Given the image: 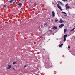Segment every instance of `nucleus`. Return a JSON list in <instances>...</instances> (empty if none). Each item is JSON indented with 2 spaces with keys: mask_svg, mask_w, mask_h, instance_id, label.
Here are the masks:
<instances>
[{
  "mask_svg": "<svg viewBox=\"0 0 75 75\" xmlns=\"http://www.w3.org/2000/svg\"><path fill=\"white\" fill-rule=\"evenodd\" d=\"M62 13L63 14H67V13L65 12H62Z\"/></svg>",
  "mask_w": 75,
  "mask_h": 75,
  "instance_id": "nucleus-16",
  "label": "nucleus"
},
{
  "mask_svg": "<svg viewBox=\"0 0 75 75\" xmlns=\"http://www.w3.org/2000/svg\"><path fill=\"white\" fill-rule=\"evenodd\" d=\"M44 25L45 27H47L48 26V25L47 24V23H45L44 24Z\"/></svg>",
  "mask_w": 75,
  "mask_h": 75,
  "instance_id": "nucleus-9",
  "label": "nucleus"
},
{
  "mask_svg": "<svg viewBox=\"0 0 75 75\" xmlns=\"http://www.w3.org/2000/svg\"><path fill=\"white\" fill-rule=\"evenodd\" d=\"M18 6H20V5H22V4L20 3H18L17 4Z\"/></svg>",
  "mask_w": 75,
  "mask_h": 75,
  "instance_id": "nucleus-10",
  "label": "nucleus"
},
{
  "mask_svg": "<svg viewBox=\"0 0 75 75\" xmlns=\"http://www.w3.org/2000/svg\"><path fill=\"white\" fill-rule=\"evenodd\" d=\"M53 4H54V3H53Z\"/></svg>",
  "mask_w": 75,
  "mask_h": 75,
  "instance_id": "nucleus-35",
  "label": "nucleus"
},
{
  "mask_svg": "<svg viewBox=\"0 0 75 75\" xmlns=\"http://www.w3.org/2000/svg\"><path fill=\"white\" fill-rule=\"evenodd\" d=\"M64 45V44L62 43L59 45V47L61 48V47H62V45Z\"/></svg>",
  "mask_w": 75,
  "mask_h": 75,
  "instance_id": "nucleus-11",
  "label": "nucleus"
},
{
  "mask_svg": "<svg viewBox=\"0 0 75 75\" xmlns=\"http://www.w3.org/2000/svg\"><path fill=\"white\" fill-rule=\"evenodd\" d=\"M64 24H61L59 26V28H62V27H64Z\"/></svg>",
  "mask_w": 75,
  "mask_h": 75,
  "instance_id": "nucleus-3",
  "label": "nucleus"
},
{
  "mask_svg": "<svg viewBox=\"0 0 75 75\" xmlns=\"http://www.w3.org/2000/svg\"><path fill=\"white\" fill-rule=\"evenodd\" d=\"M30 2H31V1H30Z\"/></svg>",
  "mask_w": 75,
  "mask_h": 75,
  "instance_id": "nucleus-38",
  "label": "nucleus"
},
{
  "mask_svg": "<svg viewBox=\"0 0 75 75\" xmlns=\"http://www.w3.org/2000/svg\"><path fill=\"white\" fill-rule=\"evenodd\" d=\"M57 29H58V28L57 26H54L53 27V30H57Z\"/></svg>",
  "mask_w": 75,
  "mask_h": 75,
  "instance_id": "nucleus-4",
  "label": "nucleus"
},
{
  "mask_svg": "<svg viewBox=\"0 0 75 75\" xmlns=\"http://www.w3.org/2000/svg\"><path fill=\"white\" fill-rule=\"evenodd\" d=\"M57 3H61V2H60L59 1H58Z\"/></svg>",
  "mask_w": 75,
  "mask_h": 75,
  "instance_id": "nucleus-23",
  "label": "nucleus"
},
{
  "mask_svg": "<svg viewBox=\"0 0 75 75\" xmlns=\"http://www.w3.org/2000/svg\"><path fill=\"white\" fill-rule=\"evenodd\" d=\"M52 17H54L55 16V12H54V11H53L52 12Z\"/></svg>",
  "mask_w": 75,
  "mask_h": 75,
  "instance_id": "nucleus-6",
  "label": "nucleus"
},
{
  "mask_svg": "<svg viewBox=\"0 0 75 75\" xmlns=\"http://www.w3.org/2000/svg\"><path fill=\"white\" fill-rule=\"evenodd\" d=\"M62 42V41H61L60 42Z\"/></svg>",
  "mask_w": 75,
  "mask_h": 75,
  "instance_id": "nucleus-36",
  "label": "nucleus"
},
{
  "mask_svg": "<svg viewBox=\"0 0 75 75\" xmlns=\"http://www.w3.org/2000/svg\"><path fill=\"white\" fill-rule=\"evenodd\" d=\"M75 29V28H74L73 29H72L71 30H70V32L73 31H74V30Z\"/></svg>",
  "mask_w": 75,
  "mask_h": 75,
  "instance_id": "nucleus-14",
  "label": "nucleus"
},
{
  "mask_svg": "<svg viewBox=\"0 0 75 75\" xmlns=\"http://www.w3.org/2000/svg\"><path fill=\"white\" fill-rule=\"evenodd\" d=\"M60 10H61V11H62V9L61 8H60Z\"/></svg>",
  "mask_w": 75,
  "mask_h": 75,
  "instance_id": "nucleus-25",
  "label": "nucleus"
},
{
  "mask_svg": "<svg viewBox=\"0 0 75 75\" xmlns=\"http://www.w3.org/2000/svg\"><path fill=\"white\" fill-rule=\"evenodd\" d=\"M68 6V4H66L65 6V7H67V6Z\"/></svg>",
  "mask_w": 75,
  "mask_h": 75,
  "instance_id": "nucleus-15",
  "label": "nucleus"
},
{
  "mask_svg": "<svg viewBox=\"0 0 75 75\" xmlns=\"http://www.w3.org/2000/svg\"><path fill=\"white\" fill-rule=\"evenodd\" d=\"M13 64H16V62H13Z\"/></svg>",
  "mask_w": 75,
  "mask_h": 75,
  "instance_id": "nucleus-19",
  "label": "nucleus"
},
{
  "mask_svg": "<svg viewBox=\"0 0 75 75\" xmlns=\"http://www.w3.org/2000/svg\"><path fill=\"white\" fill-rule=\"evenodd\" d=\"M68 37V35L67 34H66L65 35H64V41H66V37Z\"/></svg>",
  "mask_w": 75,
  "mask_h": 75,
  "instance_id": "nucleus-1",
  "label": "nucleus"
},
{
  "mask_svg": "<svg viewBox=\"0 0 75 75\" xmlns=\"http://www.w3.org/2000/svg\"><path fill=\"white\" fill-rule=\"evenodd\" d=\"M8 68H6V70L8 69H10L11 68V65L9 64L8 65Z\"/></svg>",
  "mask_w": 75,
  "mask_h": 75,
  "instance_id": "nucleus-2",
  "label": "nucleus"
},
{
  "mask_svg": "<svg viewBox=\"0 0 75 75\" xmlns=\"http://www.w3.org/2000/svg\"><path fill=\"white\" fill-rule=\"evenodd\" d=\"M67 16V14H66V15H64V16Z\"/></svg>",
  "mask_w": 75,
  "mask_h": 75,
  "instance_id": "nucleus-26",
  "label": "nucleus"
},
{
  "mask_svg": "<svg viewBox=\"0 0 75 75\" xmlns=\"http://www.w3.org/2000/svg\"><path fill=\"white\" fill-rule=\"evenodd\" d=\"M26 67H27V65H25V66H24V68H26Z\"/></svg>",
  "mask_w": 75,
  "mask_h": 75,
  "instance_id": "nucleus-22",
  "label": "nucleus"
},
{
  "mask_svg": "<svg viewBox=\"0 0 75 75\" xmlns=\"http://www.w3.org/2000/svg\"><path fill=\"white\" fill-rule=\"evenodd\" d=\"M12 68H13V69H14V70H15V69H14V67H13Z\"/></svg>",
  "mask_w": 75,
  "mask_h": 75,
  "instance_id": "nucleus-28",
  "label": "nucleus"
},
{
  "mask_svg": "<svg viewBox=\"0 0 75 75\" xmlns=\"http://www.w3.org/2000/svg\"><path fill=\"white\" fill-rule=\"evenodd\" d=\"M74 38L75 39V36L74 37Z\"/></svg>",
  "mask_w": 75,
  "mask_h": 75,
  "instance_id": "nucleus-32",
  "label": "nucleus"
},
{
  "mask_svg": "<svg viewBox=\"0 0 75 75\" xmlns=\"http://www.w3.org/2000/svg\"><path fill=\"white\" fill-rule=\"evenodd\" d=\"M15 3V2H13V4H14Z\"/></svg>",
  "mask_w": 75,
  "mask_h": 75,
  "instance_id": "nucleus-31",
  "label": "nucleus"
},
{
  "mask_svg": "<svg viewBox=\"0 0 75 75\" xmlns=\"http://www.w3.org/2000/svg\"><path fill=\"white\" fill-rule=\"evenodd\" d=\"M57 7H58V8H59V9H60V8H61V6H60L59 5L57 6Z\"/></svg>",
  "mask_w": 75,
  "mask_h": 75,
  "instance_id": "nucleus-12",
  "label": "nucleus"
},
{
  "mask_svg": "<svg viewBox=\"0 0 75 75\" xmlns=\"http://www.w3.org/2000/svg\"><path fill=\"white\" fill-rule=\"evenodd\" d=\"M68 48H70L71 47H70V46H69L68 47Z\"/></svg>",
  "mask_w": 75,
  "mask_h": 75,
  "instance_id": "nucleus-24",
  "label": "nucleus"
},
{
  "mask_svg": "<svg viewBox=\"0 0 75 75\" xmlns=\"http://www.w3.org/2000/svg\"><path fill=\"white\" fill-rule=\"evenodd\" d=\"M58 20L57 19H55V22H57Z\"/></svg>",
  "mask_w": 75,
  "mask_h": 75,
  "instance_id": "nucleus-18",
  "label": "nucleus"
},
{
  "mask_svg": "<svg viewBox=\"0 0 75 75\" xmlns=\"http://www.w3.org/2000/svg\"><path fill=\"white\" fill-rule=\"evenodd\" d=\"M60 4H61V5H62L63 4H62V2H60Z\"/></svg>",
  "mask_w": 75,
  "mask_h": 75,
  "instance_id": "nucleus-21",
  "label": "nucleus"
},
{
  "mask_svg": "<svg viewBox=\"0 0 75 75\" xmlns=\"http://www.w3.org/2000/svg\"><path fill=\"white\" fill-rule=\"evenodd\" d=\"M52 22L53 21V20H52Z\"/></svg>",
  "mask_w": 75,
  "mask_h": 75,
  "instance_id": "nucleus-34",
  "label": "nucleus"
},
{
  "mask_svg": "<svg viewBox=\"0 0 75 75\" xmlns=\"http://www.w3.org/2000/svg\"><path fill=\"white\" fill-rule=\"evenodd\" d=\"M7 5H4L3 6V7H6Z\"/></svg>",
  "mask_w": 75,
  "mask_h": 75,
  "instance_id": "nucleus-17",
  "label": "nucleus"
},
{
  "mask_svg": "<svg viewBox=\"0 0 75 75\" xmlns=\"http://www.w3.org/2000/svg\"><path fill=\"white\" fill-rule=\"evenodd\" d=\"M64 33H66V32L67 31V29H64Z\"/></svg>",
  "mask_w": 75,
  "mask_h": 75,
  "instance_id": "nucleus-13",
  "label": "nucleus"
},
{
  "mask_svg": "<svg viewBox=\"0 0 75 75\" xmlns=\"http://www.w3.org/2000/svg\"><path fill=\"white\" fill-rule=\"evenodd\" d=\"M15 2H16V1H17V0H15Z\"/></svg>",
  "mask_w": 75,
  "mask_h": 75,
  "instance_id": "nucleus-29",
  "label": "nucleus"
},
{
  "mask_svg": "<svg viewBox=\"0 0 75 75\" xmlns=\"http://www.w3.org/2000/svg\"><path fill=\"white\" fill-rule=\"evenodd\" d=\"M67 0H66V1H67Z\"/></svg>",
  "mask_w": 75,
  "mask_h": 75,
  "instance_id": "nucleus-37",
  "label": "nucleus"
},
{
  "mask_svg": "<svg viewBox=\"0 0 75 75\" xmlns=\"http://www.w3.org/2000/svg\"><path fill=\"white\" fill-rule=\"evenodd\" d=\"M5 23H7V22H5Z\"/></svg>",
  "mask_w": 75,
  "mask_h": 75,
  "instance_id": "nucleus-33",
  "label": "nucleus"
},
{
  "mask_svg": "<svg viewBox=\"0 0 75 75\" xmlns=\"http://www.w3.org/2000/svg\"><path fill=\"white\" fill-rule=\"evenodd\" d=\"M62 1H64V2H65V1H67L66 0H62Z\"/></svg>",
  "mask_w": 75,
  "mask_h": 75,
  "instance_id": "nucleus-20",
  "label": "nucleus"
},
{
  "mask_svg": "<svg viewBox=\"0 0 75 75\" xmlns=\"http://www.w3.org/2000/svg\"><path fill=\"white\" fill-rule=\"evenodd\" d=\"M70 35H68V36L69 37V36H70Z\"/></svg>",
  "mask_w": 75,
  "mask_h": 75,
  "instance_id": "nucleus-30",
  "label": "nucleus"
},
{
  "mask_svg": "<svg viewBox=\"0 0 75 75\" xmlns=\"http://www.w3.org/2000/svg\"><path fill=\"white\" fill-rule=\"evenodd\" d=\"M63 23V21L61 19H60V21L59 22V23Z\"/></svg>",
  "mask_w": 75,
  "mask_h": 75,
  "instance_id": "nucleus-5",
  "label": "nucleus"
},
{
  "mask_svg": "<svg viewBox=\"0 0 75 75\" xmlns=\"http://www.w3.org/2000/svg\"><path fill=\"white\" fill-rule=\"evenodd\" d=\"M49 31H50V33L52 32V31H51V30H49Z\"/></svg>",
  "mask_w": 75,
  "mask_h": 75,
  "instance_id": "nucleus-27",
  "label": "nucleus"
},
{
  "mask_svg": "<svg viewBox=\"0 0 75 75\" xmlns=\"http://www.w3.org/2000/svg\"><path fill=\"white\" fill-rule=\"evenodd\" d=\"M70 8V6H67V7L66 8V10H67V9H69V8Z\"/></svg>",
  "mask_w": 75,
  "mask_h": 75,
  "instance_id": "nucleus-7",
  "label": "nucleus"
},
{
  "mask_svg": "<svg viewBox=\"0 0 75 75\" xmlns=\"http://www.w3.org/2000/svg\"><path fill=\"white\" fill-rule=\"evenodd\" d=\"M15 0H11L10 1H9V3H13V1H14Z\"/></svg>",
  "mask_w": 75,
  "mask_h": 75,
  "instance_id": "nucleus-8",
  "label": "nucleus"
}]
</instances>
